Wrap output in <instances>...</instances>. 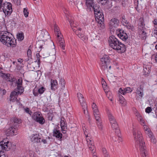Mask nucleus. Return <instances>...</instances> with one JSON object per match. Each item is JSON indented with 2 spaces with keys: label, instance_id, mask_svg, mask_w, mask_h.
I'll return each mask as SVG.
<instances>
[{
  "label": "nucleus",
  "instance_id": "42",
  "mask_svg": "<svg viewBox=\"0 0 157 157\" xmlns=\"http://www.w3.org/2000/svg\"><path fill=\"white\" fill-rule=\"evenodd\" d=\"M122 20L121 21L122 23L124 25H127L128 24V22L125 20V18L124 16L122 17Z\"/></svg>",
  "mask_w": 157,
  "mask_h": 157
},
{
  "label": "nucleus",
  "instance_id": "29",
  "mask_svg": "<svg viewBox=\"0 0 157 157\" xmlns=\"http://www.w3.org/2000/svg\"><path fill=\"white\" fill-rule=\"evenodd\" d=\"M56 50L54 48L51 50L49 52V55L50 56H51L53 59L55 60L56 58Z\"/></svg>",
  "mask_w": 157,
  "mask_h": 157
},
{
  "label": "nucleus",
  "instance_id": "34",
  "mask_svg": "<svg viewBox=\"0 0 157 157\" xmlns=\"http://www.w3.org/2000/svg\"><path fill=\"white\" fill-rule=\"evenodd\" d=\"M44 44V42L43 40L38 41L36 44V48L38 47L41 48Z\"/></svg>",
  "mask_w": 157,
  "mask_h": 157
},
{
  "label": "nucleus",
  "instance_id": "44",
  "mask_svg": "<svg viewBox=\"0 0 157 157\" xmlns=\"http://www.w3.org/2000/svg\"><path fill=\"white\" fill-rule=\"evenodd\" d=\"M25 111L27 113L29 114L30 115H31L32 112L29 109L28 107L24 108Z\"/></svg>",
  "mask_w": 157,
  "mask_h": 157
},
{
  "label": "nucleus",
  "instance_id": "4",
  "mask_svg": "<svg viewBox=\"0 0 157 157\" xmlns=\"http://www.w3.org/2000/svg\"><path fill=\"white\" fill-rule=\"evenodd\" d=\"M101 70L104 71L106 74L108 79L112 81L111 73V66L109 65L110 60L109 56L107 55L103 56L101 59Z\"/></svg>",
  "mask_w": 157,
  "mask_h": 157
},
{
  "label": "nucleus",
  "instance_id": "33",
  "mask_svg": "<svg viewBox=\"0 0 157 157\" xmlns=\"http://www.w3.org/2000/svg\"><path fill=\"white\" fill-rule=\"evenodd\" d=\"M82 107V109L84 111V113L86 115H88V110L87 109V106L86 103H84L83 104L81 105Z\"/></svg>",
  "mask_w": 157,
  "mask_h": 157
},
{
  "label": "nucleus",
  "instance_id": "53",
  "mask_svg": "<svg viewBox=\"0 0 157 157\" xmlns=\"http://www.w3.org/2000/svg\"><path fill=\"white\" fill-rule=\"evenodd\" d=\"M40 55L39 53H38L36 54V58H37V59L36 60V61H38V64L39 65V63H40Z\"/></svg>",
  "mask_w": 157,
  "mask_h": 157
},
{
  "label": "nucleus",
  "instance_id": "62",
  "mask_svg": "<svg viewBox=\"0 0 157 157\" xmlns=\"http://www.w3.org/2000/svg\"><path fill=\"white\" fill-rule=\"evenodd\" d=\"M2 92V94L3 95H4L6 93V90H2V92Z\"/></svg>",
  "mask_w": 157,
  "mask_h": 157
},
{
  "label": "nucleus",
  "instance_id": "7",
  "mask_svg": "<svg viewBox=\"0 0 157 157\" xmlns=\"http://www.w3.org/2000/svg\"><path fill=\"white\" fill-rule=\"evenodd\" d=\"M54 31L56 35L58 43L62 49L64 50L65 44L63 39L62 38L63 36L59 31V27L56 25H55Z\"/></svg>",
  "mask_w": 157,
  "mask_h": 157
},
{
  "label": "nucleus",
  "instance_id": "35",
  "mask_svg": "<svg viewBox=\"0 0 157 157\" xmlns=\"http://www.w3.org/2000/svg\"><path fill=\"white\" fill-rule=\"evenodd\" d=\"M139 25L141 27L143 28L145 25L144 20L143 17H140L139 20Z\"/></svg>",
  "mask_w": 157,
  "mask_h": 157
},
{
  "label": "nucleus",
  "instance_id": "14",
  "mask_svg": "<svg viewBox=\"0 0 157 157\" xmlns=\"http://www.w3.org/2000/svg\"><path fill=\"white\" fill-rule=\"evenodd\" d=\"M86 140L90 150L92 151L95 152V150H94L95 147L92 140L91 139V138H90L89 136L86 138Z\"/></svg>",
  "mask_w": 157,
  "mask_h": 157
},
{
  "label": "nucleus",
  "instance_id": "64",
  "mask_svg": "<svg viewBox=\"0 0 157 157\" xmlns=\"http://www.w3.org/2000/svg\"><path fill=\"white\" fill-rule=\"evenodd\" d=\"M127 28L129 29H132L133 28V26L128 25L127 26Z\"/></svg>",
  "mask_w": 157,
  "mask_h": 157
},
{
  "label": "nucleus",
  "instance_id": "58",
  "mask_svg": "<svg viewBox=\"0 0 157 157\" xmlns=\"http://www.w3.org/2000/svg\"><path fill=\"white\" fill-rule=\"evenodd\" d=\"M43 142L44 144H46L47 143L46 140L45 139H41V142Z\"/></svg>",
  "mask_w": 157,
  "mask_h": 157
},
{
  "label": "nucleus",
  "instance_id": "54",
  "mask_svg": "<svg viewBox=\"0 0 157 157\" xmlns=\"http://www.w3.org/2000/svg\"><path fill=\"white\" fill-rule=\"evenodd\" d=\"M6 80L7 81H10V82H12L14 81L13 79L12 78V77L10 76V75L9 76V77L6 78Z\"/></svg>",
  "mask_w": 157,
  "mask_h": 157
},
{
  "label": "nucleus",
  "instance_id": "31",
  "mask_svg": "<svg viewBox=\"0 0 157 157\" xmlns=\"http://www.w3.org/2000/svg\"><path fill=\"white\" fill-rule=\"evenodd\" d=\"M41 35L43 36V40H46L48 39H50V36L49 33L47 32H46L44 33H41Z\"/></svg>",
  "mask_w": 157,
  "mask_h": 157
},
{
  "label": "nucleus",
  "instance_id": "18",
  "mask_svg": "<svg viewBox=\"0 0 157 157\" xmlns=\"http://www.w3.org/2000/svg\"><path fill=\"white\" fill-rule=\"evenodd\" d=\"M143 127V128L145 131V133L148 135V136L151 137L152 136V133L149 127L146 124L142 125Z\"/></svg>",
  "mask_w": 157,
  "mask_h": 157
},
{
  "label": "nucleus",
  "instance_id": "47",
  "mask_svg": "<svg viewBox=\"0 0 157 157\" xmlns=\"http://www.w3.org/2000/svg\"><path fill=\"white\" fill-rule=\"evenodd\" d=\"M23 13L24 15L26 17H28L29 12L28 11V10L26 8H24Z\"/></svg>",
  "mask_w": 157,
  "mask_h": 157
},
{
  "label": "nucleus",
  "instance_id": "9",
  "mask_svg": "<svg viewBox=\"0 0 157 157\" xmlns=\"http://www.w3.org/2000/svg\"><path fill=\"white\" fill-rule=\"evenodd\" d=\"M1 8L6 16H9L12 12V5L10 2H6L1 5Z\"/></svg>",
  "mask_w": 157,
  "mask_h": 157
},
{
  "label": "nucleus",
  "instance_id": "25",
  "mask_svg": "<svg viewBox=\"0 0 157 157\" xmlns=\"http://www.w3.org/2000/svg\"><path fill=\"white\" fill-rule=\"evenodd\" d=\"M107 114L110 123L114 122L116 121L114 117L113 116L111 112L109 111H108Z\"/></svg>",
  "mask_w": 157,
  "mask_h": 157
},
{
  "label": "nucleus",
  "instance_id": "36",
  "mask_svg": "<svg viewBox=\"0 0 157 157\" xmlns=\"http://www.w3.org/2000/svg\"><path fill=\"white\" fill-rule=\"evenodd\" d=\"M92 108L93 110V113L97 112L99 111L98 107L94 103H93L92 105Z\"/></svg>",
  "mask_w": 157,
  "mask_h": 157
},
{
  "label": "nucleus",
  "instance_id": "37",
  "mask_svg": "<svg viewBox=\"0 0 157 157\" xmlns=\"http://www.w3.org/2000/svg\"><path fill=\"white\" fill-rule=\"evenodd\" d=\"M17 36L18 40L19 41L23 40L24 38V35L23 33H18L17 34Z\"/></svg>",
  "mask_w": 157,
  "mask_h": 157
},
{
  "label": "nucleus",
  "instance_id": "13",
  "mask_svg": "<svg viewBox=\"0 0 157 157\" xmlns=\"http://www.w3.org/2000/svg\"><path fill=\"white\" fill-rule=\"evenodd\" d=\"M96 21L98 22V26L100 29H103L105 28L104 25L103 23L104 18L103 16H101L98 18H95Z\"/></svg>",
  "mask_w": 157,
  "mask_h": 157
},
{
  "label": "nucleus",
  "instance_id": "38",
  "mask_svg": "<svg viewBox=\"0 0 157 157\" xmlns=\"http://www.w3.org/2000/svg\"><path fill=\"white\" fill-rule=\"evenodd\" d=\"M32 52L30 49H29L28 50L27 52V55L28 57V58L27 59V61H29L30 59H32Z\"/></svg>",
  "mask_w": 157,
  "mask_h": 157
},
{
  "label": "nucleus",
  "instance_id": "11",
  "mask_svg": "<svg viewBox=\"0 0 157 157\" xmlns=\"http://www.w3.org/2000/svg\"><path fill=\"white\" fill-rule=\"evenodd\" d=\"M116 33L118 37L123 40L125 41L128 38V36L126 33L121 29H117Z\"/></svg>",
  "mask_w": 157,
  "mask_h": 157
},
{
  "label": "nucleus",
  "instance_id": "16",
  "mask_svg": "<svg viewBox=\"0 0 157 157\" xmlns=\"http://www.w3.org/2000/svg\"><path fill=\"white\" fill-rule=\"evenodd\" d=\"M16 128L12 126L10 127L6 130V134L7 136L15 134L17 132Z\"/></svg>",
  "mask_w": 157,
  "mask_h": 157
},
{
  "label": "nucleus",
  "instance_id": "45",
  "mask_svg": "<svg viewBox=\"0 0 157 157\" xmlns=\"http://www.w3.org/2000/svg\"><path fill=\"white\" fill-rule=\"evenodd\" d=\"M45 88L43 87H42L40 88L38 90V92L40 94H43L45 90Z\"/></svg>",
  "mask_w": 157,
  "mask_h": 157
},
{
  "label": "nucleus",
  "instance_id": "10",
  "mask_svg": "<svg viewBox=\"0 0 157 157\" xmlns=\"http://www.w3.org/2000/svg\"><path fill=\"white\" fill-rule=\"evenodd\" d=\"M119 22V21L117 18H112L109 22V28L113 31L118 26Z\"/></svg>",
  "mask_w": 157,
  "mask_h": 157
},
{
  "label": "nucleus",
  "instance_id": "20",
  "mask_svg": "<svg viewBox=\"0 0 157 157\" xmlns=\"http://www.w3.org/2000/svg\"><path fill=\"white\" fill-rule=\"evenodd\" d=\"M51 88L52 90H55L57 88L58 83L56 80H51Z\"/></svg>",
  "mask_w": 157,
  "mask_h": 157
},
{
  "label": "nucleus",
  "instance_id": "1",
  "mask_svg": "<svg viewBox=\"0 0 157 157\" xmlns=\"http://www.w3.org/2000/svg\"><path fill=\"white\" fill-rule=\"evenodd\" d=\"M132 134L136 145L139 148L141 157H149L148 151L141 132L133 127Z\"/></svg>",
  "mask_w": 157,
  "mask_h": 157
},
{
  "label": "nucleus",
  "instance_id": "3",
  "mask_svg": "<svg viewBox=\"0 0 157 157\" xmlns=\"http://www.w3.org/2000/svg\"><path fill=\"white\" fill-rule=\"evenodd\" d=\"M108 41L110 46L118 53H122L125 51V45L120 42L114 36H110Z\"/></svg>",
  "mask_w": 157,
  "mask_h": 157
},
{
  "label": "nucleus",
  "instance_id": "12",
  "mask_svg": "<svg viewBox=\"0 0 157 157\" xmlns=\"http://www.w3.org/2000/svg\"><path fill=\"white\" fill-rule=\"evenodd\" d=\"M135 114L136 117H137V120L139 122L140 125H142L146 124V123L144 119L138 111L136 110L135 113Z\"/></svg>",
  "mask_w": 157,
  "mask_h": 157
},
{
  "label": "nucleus",
  "instance_id": "56",
  "mask_svg": "<svg viewBox=\"0 0 157 157\" xmlns=\"http://www.w3.org/2000/svg\"><path fill=\"white\" fill-rule=\"evenodd\" d=\"M83 131L84 132V133L86 136V137H88V134H87V130L86 128L84 127V128H83Z\"/></svg>",
  "mask_w": 157,
  "mask_h": 157
},
{
  "label": "nucleus",
  "instance_id": "63",
  "mask_svg": "<svg viewBox=\"0 0 157 157\" xmlns=\"http://www.w3.org/2000/svg\"><path fill=\"white\" fill-rule=\"evenodd\" d=\"M33 94L35 96H37L38 95V94L37 92L34 91L33 92Z\"/></svg>",
  "mask_w": 157,
  "mask_h": 157
},
{
  "label": "nucleus",
  "instance_id": "8",
  "mask_svg": "<svg viewBox=\"0 0 157 157\" xmlns=\"http://www.w3.org/2000/svg\"><path fill=\"white\" fill-rule=\"evenodd\" d=\"M33 119L40 124H43L45 122V120L42 114L39 112H36L31 115Z\"/></svg>",
  "mask_w": 157,
  "mask_h": 157
},
{
  "label": "nucleus",
  "instance_id": "26",
  "mask_svg": "<svg viewBox=\"0 0 157 157\" xmlns=\"http://www.w3.org/2000/svg\"><path fill=\"white\" fill-rule=\"evenodd\" d=\"M60 125L61 128L64 130H63L67 128L66 123L65 121V120L64 118H61L60 121Z\"/></svg>",
  "mask_w": 157,
  "mask_h": 157
},
{
  "label": "nucleus",
  "instance_id": "30",
  "mask_svg": "<svg viewBox=\"0 0 157 157\" xmlns=\"http://www.w3.org/2000/svg\"><path fill=\"white\" fill-rule=\"evenodd\" d=\"M151 67H147V69H146L145 68V65L144 66L143 73L144 75L145 76H147L148 75V74L150 73V72Z\"/></svg>",
  "mask_w": 157,
  "mask_h": 157
},
{
  "label": "nucleus",
  "instance_id": "17",
  "mask_svg": "<svg viewBox=\"0 0 157 157\" xmlns=\"http://www.w3.org/2000/svg\"><path fill=\"white\" fill-rule=\"evenodd\" d=\"M53 136L57 138L61 139L62 138V135L60 131L56 128H54L53 129Z\"/></svg>",
  "mask_w": 157,
  "mask_h": 157
},
{
  "label": "nucleus",
  "instance_id": "52",
  "mask_svg": "<svg viewBox=\"0 0 157 157\" xmlns=\"http://www.w3.org/2000/svg\"><path fill=\"white\" fill-rule=\"evenodd\" d=\"M125 88L123 90L121 88H120L118 91L121 94L124 95L125 94Z\"/></svg>",
  "mask_w": 157,
  "mask_h": 157
},
{
  "label": "nucleus",
  "instance_id": "27",
  "mask_svg": "<svg viewBox=\"0 0 157 157\" xmlns=\"http://www.w3.org/2000/svg\"><path fill=\"white\" fill-rule=\"evenodd\" d=\"M93 113L97 122L101 121V120L99 112L98 111L97 113Z\"/></svg>",
  "mask_w": 157,
  "mask_h": 157
},
{
  "label": "nucleus",
  "instance_id": "51",
  "mask_svg": "<svg viewBox=\"0 0 157 157\" xmlns=\"http://www.w3.org/2000/svg\"><path fill=\"white\" fill-rule=\"evenodd\" d=\"M53 117V116L52 113H49L48 114V119L50 121H52Z\"/></svg>",
  "mask_w": 157,
  "mask_h": 157
},
{
  "label": "nucleus",
  "instance_id": "39",
  "mask_svg": "<svg viewBox=\"0 0 157 157\" xmlns=\"http://www.w3.org/2000/svg\"><path fill=\"white\" fill-rule=\"evenodd\" d=\"M9 74H6L4 73H0V76L2 77L4 79H6L7 78L9 77Z\"/></svg>",
  "mask_w": 157,
  "mask_h": 157
},
{
  "label": "nucleus",
  "instance_id": "6",
  "mask_svg": "<svg viewBox=\"0 0 157 157\" xmlns=\"http://www.w3.org/2000/svg\"><path fill=\"white\" fill-rule=\"evenodd\" d=\"M67 19L73 31L85 43H86L88 40V38L84 34L81 32L82 29L80 28H76V25L74 24V21L72 20H70L69 18L67 17Z\"/></svg>",
  "mask_w": 157,
  "mask_h": 157
},
{
  "label": "nucleus",
  "instance_id": "21",
  "mask_svg": "<svg viewBox=\"0 0 157 157\" xmlns=\"http://www.w3.org/2000/svg\"><path fill=\"white\" fill-rule=\"evenodd\" d=\"M18 95L16 92L15 91L11 92L10 94V101H12L13 102L14 101L16 100Z\"/></svg>",
  "mask_w": 157,
  "mask_h": 157
},
{
  "label": "nucleus",
  "instance_id": "46",
  "mask_svg": "<svg viewBox=\"0 0 157 157\" xmlns=\"http://www.w3.org/2000/svg\"><path fill=\"white\" fill-rule=\"evenodd\" d=\"M102 151L104 155L106 157L108 156V153L106 149L105 148H102Z\"/></svg>",
  "mask_w": 157,
  "mask_h": 157
},
{
  "label": "nucleus",
  "instance_id": "57",
  "mask_svg": "<svg viewBox=\"0 0 157 157\" xmlns=\"http://www.w3.org/2000/svg\"><path fill=\"white\" fill-rule=\"evenodd\" d=\"M13 1L14 2V3H15L16 4H20V0H13Z\"/></svg>",
  "mask_w": 157,
  "mask_h": 157
},
{
  "label": "nucleus",
  "instance_id": "59",
  "mask_svg": "<svg viewBox=\"0 0 157 157\" xmlns=\"http://www.w3.org/2000/svg\"><path fill=\"white\" fill-rule=\"evenodd\" d=\"M92 152L93 153V157H98L96 155V154L95 153V151H92Z\"/></svg>",
  "mask_w": 157,
  "mask_h": 157
},
{
  "label": "nucleus",
  "instance_id": "43",
  "mask_svg": "<svg viewBox=\"0 0 157 157\" xmlns=\"http://www.w3.org/2000/svg\"><path fill=\"white\" fill-rule=\"evenodd\" d=\"M97 126L100 130H102L103 128V125L101 124V121L100 122H97Z\"/></svg>",
  "mask_w": 157,
  "mask_h": 157
},
{
  "label": "nucleus",
  "instance_id": "24",
  "mask_svg": "<svg viewBox=\"0 0 157 157\" xmlns=\"http://www.w3.org/2000/svg\"><path fill=\"white\" fill-rule=\"evenodd\" d=\"M143 90L141 86L138 87L136 90V93L139 95V96L142 98L143 95Z\"/></svg>",
  "mask_w": 157,
  "mask_h": 157
},
{
  "label": "nucleus",
  "instance_id": "40",
  "mask_svg": "<svg viewBox=\"0 0 157 157\" xmlns=\"http://www.w3.org/2000/svg\"><path fill=\"white\" fill-rule=\"evenodd\" d=\"M106 96L109 100L111 101H112V94L110 92H107L106 93Z\"/></svg>",
  "mask_w": 157,
  "mask_h": 157
},
{
  "label": "nucleus",
  "instance_id": "19",
  "mask_svg": "<svg viewBox=\"0 0 157 157\" xmlns=\"http://www.w3.org/2000/svg\"><path fill=\"white\" fill-rule=\"evenodd\" d=\"M112 128L115 130V132L117 134L120 133V131L118 128V126L116 121L110 123Z\"/></svg>",
  "mask_w": 157,
  "mask_h": 157
},
{
  "label": "nucleus",
  "instance_id": "15",
  "mask_svg": "<svg viewBox=\"0 0 157 157\" xmlns=\"http://www.w3.org/2000/svg\"><path fill=\"white\" fill-rule=\"evenodd\" d=\"M31 140L34 143H40L41 138L38 134H33L31 137Z\"/></svg>",
  "mask_w": 157,
  "mask_h": 157
},
{
  "label": "nucleus",
  "instance_id": "55",
  "mask_svg": "<svg viewBox=\"0 0 157 157\" xmlns=\"http://www.w3.org/2000/svg\"><path fill=\"white\" fill-rule=\"evenodd\" d=\"M152 111V109L150 107H147L145 109V112L147 113H150Z\"/></svg>",
  "mask_w": 157,
  "mask_h": 157
},
{
  "label": "nucleus",
  "instance_id": "23",
  "mask_svg": "<svg viewBox=\"0 0 157 157\" xmlns=\"http://www.w3.org/2000/svg\"><path fill=\"white\" fill-rule=\"evenodd\" d=\"M119 101L120 104L122 106H125L126 104V102L125 101L124 98L121 95H119Z\"/></svg>",
  "mask_w": 157,
  "mask_h": 157
},
{
  "label": "nucleus",
  "instance_id": "32",
  "mask_svg": "<svg viewBox=\"0 0 157 157\" xmlns=\"http://www.w3.org/2000/svg\"><path fill=\"white\" fill-rule=\"evenodd\" d=\"M16 92L18 94H22L24 91V89L21 86H17V88L15 90Z\"/></svg>",
  "mask_w": 157,
  "mask_h": 157
},
{
  "label": "nucleus",
  "instance_id": "49",
  "mask_svg": "<svg viewBox=\"0 0 157 157\" xmlns=\"http://www.w3.org/2000/svg\"><path fill=\"white\" fill-rule=\"evenodd\" d=\"M60 83L62 86V88L65 87V82L64 80L63 79H61L60 81Z\"/></svg>",
  "mask_w": 157,
  "mask_h": 157
},
{
  "label": "nucleus",
  "instance_id": "61",
  "mask_svg": "<svg viewBox=\"0 0 157 157\" xmlns=\"http://www.w3.org/2000/svg\"><path fill=\"white\" fill-rule=\"evenodd\" d=\"M153 23L154 25H157V19H154L153 21Z\"/></svg>",
  "mask_w": 157,
  "mask_h": 157
},
{
  "label": "nucleus",
  "instance_id": "50",
  "mask_svg": "<svg viewBox=\"0 0 157 157\" xmlns=\"http://www.w3.org/2000/svg\"><path fill=\"white\" fill-rule=\"evenodd\" d=\"M108 0H98V3H101L102 5H104L106 3Z\"/></svg>",
  "mask_w": 157,
  "mask_h": 157
},
{
  "label": "nucleus",
  "instance_id": "22",
  "mask_svg": "<svg viewBox=\"0 0 157 157\" xmlns=\"http://www.w3.org/2000/svg\"><path fill=\"white\" fill-rule=\"evenodd\" d=\"M13 121L14 122L13 126L16 128H17L18 124H19L21 123V120L17 118L14 117L13 119Z\"/></svg>",
  "mask_w": 157,
  "mask_h": 157
},
{
  "label": "nucleus",
  "instance_id": "2",
  "mask_svg": "<svg viewBox=\"0 0 157 157\" xmlns=\"http://www.w3.org/2000/svg\"><path fill=\"white\" fill-rule=\"evenodd\" d=\"M11 34L7 31L0 33V41L7 47H15L16 46V40L11 38Z\"/></svg>",
  "mask_w": 157,
  "mask_h": 157
},
{
  "label": "nucleus",
  "instance_id": "41",
  "mask_svg": "<svg viewBox=\"0 0 157 157\" xmlns=\"http://www.w3.org/2000/svg\"><path fill=\"white\" fill-rule=\"evenodd\" d=\"M22 80L21 78H19L17 81V86H19L22 85Z\"/></svg>",
  "mask_w": 157,
  "mask_h": 157
},
{
  "label": "nucleus",
  "instance_id": "5",
  "mask_svg": "<svg viewBox=\"0 0 157 157\" xmlns=\"http://www.w3.org/2000/svg\"><path fill=\"white\" fill-rule=\"evenodd\" d=\"M86 5L90 11L94 10L95 18H98L101 16H103L101 12L99 6L97 4L94 5L93 0H86Z\"/></svg>",
  "mask_w": 157,
  "mask_h": 157
},
{
  "label": "nucleus",
  "instance_id": "48",
  "mask_svg": "<svg viewBox=\"0 0 157 157\" xmlns=\"http://www.w3.org/2000/svg\"><path fill=\"white\" fill-rule=\"evenodd\" d=\"M125 94L131 92L132 90L130 87H127L125 88Z\"/></svg>",
  "mask_w": 157,
  "mask_h": 157
},
{
  "label": "nucleus",
  "instance_id": "28",
  "mask_svg": "<svg viewBox=\"0 0 157 157\" xmlns=\"http://www.w3.org/2000/svg\"><path fill=\"white\" fill-rule=\"evenodd\" d=\"M77 97L78 100L81 104H83L84 103H86L84 101V99L83 95L80 93H78L77 94Z\"/></svg>",
  "mask_w": 157,
  "mask_h": 157
},
{
  "label": "nucleus",
  "instance_id": "60",
  "mask_svg": "<svg viewBox=\"0 0 157 157\" xmlns=\"http://www.w3.org/2000/svg\"><path fill=\"white\" fill-rule=\"evenodd\" d=\"M118 140L119 142H122V138L120 136H118Z\"/></svg>",
  "mask_w": 157,
  "mask_h": 157
}]
</instances>
